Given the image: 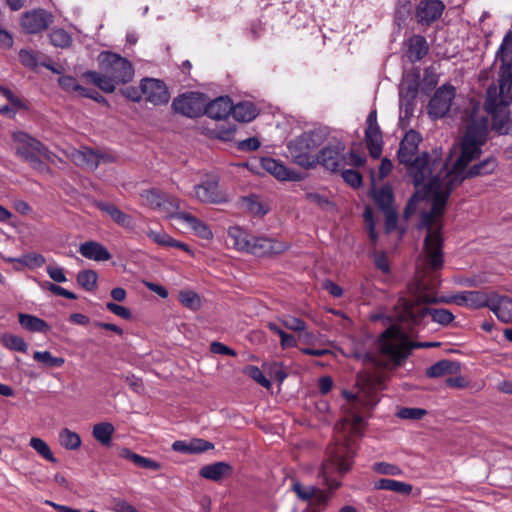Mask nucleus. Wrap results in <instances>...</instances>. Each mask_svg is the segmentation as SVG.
Returning <instances> with one entry per match:
<instances>
[{
	"label": "nucleus",
	"mask_w": 512,
	"mask_h": 512,
	"mask_svg": "<svg viewBox=\"0 0 512 512\" xmlns=\"http://www.w3.org/2000/svg\"><path fill=\"white\" fill-rule=\"evenodd\" d=\"M488 127L487 116L479 115L478 107H474L460 143V156L454 161L452 168L444 163L428 183V189L434 193V203L432 210L421 214L420 227L427 230L422 252L424 273L436 272L443 267L442 225L439 219L444 214L451 192L464 179L490 175L498 167L497 160L489 157L466 170L467 166L480 156L481 147L487 140Z\"/></svg>",
	"instance_id": "1"
},
{
	"label": "nucleus",
	"mask_w": 512,
	"mask_h": 512,
	"mask_svg": "<svg viewBox=\"0 0 512 512\" xmlns=\"http://www.w3.org/2000/svg\"><path fill=\"white\" fill-rule=\"evenodd\" d=\"M353 455L346 445H336L329 451V459L325 461L319 473L323 483L330 491L336 490L341 483L332 478L334 472L340 475L348 472L352 466ZM292 491L299 500L308 502L303 512H324L331 498V492H326L314 485L304 486L295 480L292 483Z\"/></svg>",
	"instance_id": "2"
},
{
	"label": "nucleus",
	"mask_w": 512,
	"mask_h": 512,
	"mask_svg": "<svg viewBox=\"0 0 512 512\" xmlns=\"http://www.w3.org/2000/svg\"><path fill=\"white\" fill-rule=\"evenodd\" d=\"M438 301L435 287L428 288L421 280L416 292L410 298L403 297L398 300L396 317L409 326H425L429 318L437 324L449 325L454 320L450 310L429 306Z\"/></svg>",
	"instance_id": "3"
},
{
	"label": "nucleus",
	"mask_w": 512,
	"mask_h": 512,
	"mask_svg": "<svg viewBox=\"0 0 512 512\" xmlns=\"http://www.w3.org/2000/svg\"><path fill=\"white\" fill-rule=\"evenodd\" d=\"M500 62L499 87L490 86L486 92L484 109L492 119L503 121L510 115L512 104V31H508L497 50L493 66Z\"/></svg>",
	"instance_id": "4"
},
{
	"label": "nucleus",
	"mask_w": 512,
	"mask_h": 512,
	"mask_svg": "<svg viewBox=\"0 0 512 512\" xmlns=\"http://www.w3.org/2000/svg\"><path fill=\"white\" fill-rule=\"evenodd\" d=\"M421 141L422 137L417 131H408L400 142L397 159L406 167L415 187L424 184L428 188L430 179L435 176L434 172L439 171L443 164L436 151L433 154L423 152L417 155Z\"/></svg>",
	"instance_id": "5"
},
{
	"label": "nucleus",
	"mask_w": 512,
	"mask_h": 512,
	"mask_svg": "<svg viewBox=\"0 0 512 512\" xmlns=\"http://www.w3.org/2000/svg\"><path fill=\"white\" fill-rule=\"evenodd\" d=\"M439 342H410L406 333L397 325H391L380 336L378 349L383 361H377V365L388 367L399 366L407 358L413 348L438 347Z\"/></svg>",
	"instance_id": "6"
},
{
	"label": "nucleus",
	"mask_w": 512,
	"mask_h": 512,
	"mask_svg": "<svg viewBox=\"0 0 512 512\" xmlns=\"http://www.w3.org/2000/svg\"><path fill=\"white\" fill-rule=\"evenodd\" d=\"M345 143L338 139L329 141L316 154L317 165L323 166L332 173L340 172L345 166L361 167L366 158L356 151L345 152Z\"/></svg>",
	"instance_id": "7"
},
{
	"label": "nucleus",
	"mask_w": 512,
	"mask_h": 512,
	"mask_svg": "<svg viewBox=\"0 0 512 512\" xmlns=\"http://www.w3.org/2000/svg\"><path fill=\"white\" fill-rule=\"evenodd\" d=\"M324 133L321 130L304 132L287 144L289 154L294 163L305 169L317 166L314 151L324 142Z\"/></svg>",
	"instance_id": "8"
},
{
	"label": "nucleus",
	"mask_w": 512,
	"mask_h": 512,
	"mask_svg": "<svg viewBox=\"0 0 512 512\" xmlns=\"http://www.w3.org/2000/svg\"><path fill=\"white\" fill-rule=\"evenodd\" d=\"M98 62L101 71L107 73L118 84L128 83L134 76L132 63L116 53L101 52L98 56Z\"/></svg>",
	"instance_id": "9"
},
{
	"label": "nucleus",
	"mask_w": 512,
	"mask_h": 512,
	"mask_svg": "<svg viewBox=\"0 0 512 512\" xmlns=\"http://www.w3.org/2000/svg\"><path fill=\"white\" fill-rule=\"evenodd\" d=\"M18 142L16 146V154L29 162L33 167L39 168L43 165L42 157L48 158L49 151L37 139L32 138L26 133H19L16 136Z\"/></svg>",
	"instance_id": "10"
},
{
	"label": "nucleus",
	"mask_w": 512,
	"mask_h": 512,
	"mask_svg": "<svg viewBox=\"0 0 512 512\" xmlns=\"http://www.w3.org/2000/svg\"><path fill=\"white\" fill-rule=\"evenodd\" d=\"M206 95L200 92H186L172 101V109L175 113L188 118H197L203 115Z\"/></svg>",
	"instance_id": "11"
},
{
	"label": "nucleus",
	"mask_w": 512,
	"mask_h": 512,
	"mask_svg": "<svg viewBox=\"0 0 512 512\" xmlns=\"http://www.w3.org/2000/svg\"><path fill=\"white\" fill-rule=\"evenodd\" d=\"M455 97V88L443 85L438 88L428 104V113L433 118H442L450 110Z\"/></svg>",
	"instance_id": "12"
},
{
	"label": "nucleus",
	"mask_w": 512,
	"mask_h": 512,
	"mask_svg": "<svg viewBox=\"0 0 512 512\" xmlns=\"http://www.w3.org/2000/svg\"><path fill=\"white\" fill-rule=\"evenodd\" d=\"M140 89L147 102L154 105H164L169 102L170 94L162 80L144 78L141 80Z\"/></svg>",
	"instance_id": "13"
},
{
	"label": "nucleus",
	"mask_w": 512,
	"mask_h": 512,
	"mask_svg": "<svg viewBox=\"0 0 512 512\" xmlns=\"http://www.w3.org/2000/svg\"><path fill=\"white\" fill-rule=\"evenodd\" d=\"M53 15L44 9H34L23 14L22 28L29 34H37L46 30L53 22Z\"/></svg>",
	"instance_id": "14"
},
{
	"label": "nucleus",
	"mask_w": 512,
	"mask_h": 512,
	"mask_svg": "<svg viewBox=\"0 0 512 512\" xmlns=\"http://www.w3.org/2000/svg\"><path fill=\"white\" fill-rule=\"evenodd\" d=\"M287 249L288 245L285 242L269 237L253 236L249 253L257 257H264L281 254Z\"/></svg>",
	"instance_id": "15"
},
{
	"label": "nucleus",
	"mask_w": 512,
	"mask_h": 512,
	"mask_svg": "<svg viewBox=\"0 0 512 512\" xmlns=\"http://www.w3.org/2000/svg\"><path fill=\"white\" fill-rule=\"evenodd\" d=\"M194 190L195 197L203 203L218 204L227 200L225 194L219 189L218 180L216 178L203 181L196 185Z\"/></svg>",
	"instance_id": "16"
},
{
	"label": "nucleus",
	"mask_w": 512,
	"mask_h": 512,
	"mask_svg": "<svg viewBox=\"0 0 512 512\" xmlns=\"http://www.w3.org/2000/svg\"><path fill=\"white\" fill-rule=\"evenodd\" d=\"M445 8L441 0H421L416 9L419 22L430 24L436 21Z\"/></svg>",
	"instance_id": "17"
},
{
	"label": "nucleus",
	"mask_w": 512,
	"mask_h": 512,
	"mask_svg": "<svg viewBox=\"0 0 512 512\" xmlns=\"http://www.w3.org/2000/svg\"><path fill=\"white\" fill-rule=\"evenodd\" d=\"M233 103L228 96H220L209 103L205 102L203 114L211 119L223 120L232 114Z\"/></svg>",
	"instance_id": "18"
},
{
	"label": "nucleus",
	"mask_w": 512,
	"mask_h": 512,
	"mask_svg": "<svg viewBox=\"0 0 512 512\" xmlns=\"http://www.w3.org/2000/svg\"><path fill=\"white\" fill-rule=\"evenodd\" d=\"M232 472L233 468L229 463L219 461L204 465L199 470V476L207 480L219 482L222 479L230 476Z\"/></svg>",
	"instance_id": "19"
},
{
	"label": "nucleus",
	"mask_w": 512,
	"mask_h": 512,
	"mask_svg": "<svg viewBox=\"0 0 512 512\" xmlns=\"http://www.w3.org/2000/svg\"><path fill=\"white\" fill-rule=\"evenodd\" d=\"M213 448V443L200 438H194L190 441L178 440L172 444V449L175 452L184 454H200Z\"/></svg>",
	"instance_id": "20"
},
{
	"label": "nucleus",
	"mask_w": 512,
	"mask_h": 512,
	"mask_svg": "<svg viewBox=\"0 0 512 512\" xmlns=\"http://www.w3.org/2000/svg\"><path fill=\"white\" fill-rule=\"evenodd\" d=\"M79 253L90 260L107 261L111 258L110 252L101 243L95 241H87L80 245Z\"/></svg>",
	"instance_id": "21"
},
{
	"label": "nucleus",
	"mask_w": 512,
	"mask_h": 512,
	"mask_svg": "<svg viewBox=\"0 0 512 512\" xmlns=\"http://www.w3.org/2000/svg\"><path fill=\"white\" fill-rule=\"evenodd\" d=\"M461 370V363L453 360H440L426 370L429 378H439L446 375L458 374Z\"/></svg>",
	"instance_id": "22"
},
{
	"label": "nucleus",
	"mask_w": 512,
	"mask_h": 512,
	"mask_svg": "<svg viewBox=\"0 0 512 512\" xmlns=\"http://www.w3.org/2000/svg\"><path fill=\"white\" fill-rule=\"evenodd\" d=\"M96 205L101 211L108 214L111 217V219L119 226L128 229L134 227L133 218L130 215L122 212L114 204L107 202H98Z\"/></svg>",
	"instance_id": "23"
},
{
	"label": "nucleus",
	"mask_w": 512,
	"mask_h": 512,
	"mask_svg": "<svg viewBox=\"0 0 512 512\" xmlns=\"http://www.w3.org/2000/svg\"><path fill=\"white\" fill-rule=\"evenodd\" d=\"M262 167L278 180H296V173L287 169L286 166L276 159L263 158Z\"/></svg>",
	"instance_id": "24"
},
{
	"label": "nucleus",
	"mask_w": 512,
	"mask_h": 512,
	"mask_svg": "<svg viewBox=\"0 0 512 512\" xmlns=\"http://www.w3.org/2000/svg\"><path fill=\"white\" fill-rule=\"evenodd\" d=\"M366 146L371 157L377 159L382 153V132L379 126L366 127Z\"/></svg>",
	"instance_id": "25"
},
{
	"label": "nucleus",
	"mask_w": 512,
	"mask_h": 512,
	"mask_svg": "<svg viewBox=\"0 0 512 512\" xmlns=\"http://www.w3.org/2000/svg\"><path fill=\"white\" fill-rule=\"evenodd\" d=\"M228 237L234 248L239 251H245L249 253L253 235L247 233L242 228L235 226L229 228Z\"/></svg>",
	"instance_id": "26"
},
{
	"label": "nucleus",
	"mask_w": 512,
	"mask_h": 512,
	"mask_svg": "<svg viewBox=\"0 0 512 512\" xmlns=\"http://www.w3.org/2000/svg\"><path fill=\"white\" fill-rule=\"evenodd\" d=\"M119 456L127 459L135 464L137 467L157 471L161 468V464L150 458H146L137 453H134L129 448H121L119 450Z\"/></svg>",
	"instance_id": "27"
},
{
	"label": "nucleus",
	"mask_w": 512,
	"mask_h": 512,
	"mask_svg": "<svg viewBox=\"0 0 512 512\" xmlns=\"http://www.w3.org/2000/svg\"><path fill=\"white\" fill-rule=\"evenodd\" d=\"M83 77L87 78L105 93H113L116 89V85H118V83L105 72L98 73L96 71H87L83 74Z\"/></svg>",
	"instance_id": "28"
},
{
	"label": "nucleus",
	"mask_w": 512,
	"mask_h": 512,
	"mask_svg": "<svg viewBox=\"0 0 512 512\" xmlns=\"http://www.w3.org/2000/svg\"><path fill=\"white\" fill-rule=\"evenodd\" d=\"M374 489L392 491L406 496L412 492L413 487L411 484L406 482L389 478H382L374 482Z\"/></svg>",
	"instance_id": "29"
},
{
	"label": "nucleus",
	"mask_w": 512,
	"mask_h": 512,
	"mask_svg": "<svg viewBox=\"0 0 512 512\" xmlns=\"http://www.w3.org/2000/svg\"><path fill=\"white\" fill-rule=\"evenodd\" d=\"M74 160L78 165L93 171L100 164V152L85 147L75 153Z\"/></svg>",
	"instance_id": "30"
},
{
	"label": "nucleus",
	"mask_w": 512,
	"mask_h": 512,
	"mask_svg": "<svg viewBox=\"0 0 512 512\" xmlns=\"http://www.w3.org/2000/svg\"><path fill=\"white\" fill-rule=\"evenodd\" d=\"M18 321L20 325L29 332L47 333L50 326L46 321L30 314L19 313Z\"/></svg>",
	"instance_id": "31"
},
{
	"label": "nucleus",
	"mask_w": 512,
	"mask_h": 512,
	"mask_svg": "<svg viewBox=\"0 0 512 512\" xmlns=\"http://www.w3.org/2000/svg\"><path fill=\"white\" fill-rule=\"evenodd\" d=\"M232 115L239 122H250L258 115V109L254 103L243 101L233 105Z\"/></svg>",
	"instance_id": "32"
},
{
	"label": "nucleus",
	"mask_w": 512,
	"mask_h": 512,
	"mask_svg": "<svg viewBox=\"0 0 512 512\" xmlns=\"http://www.w3.org/2000/svg\"><path fill=\"white\" fill-rule=\"evenodd\" d=\"M180 207L181 200L178 197L164 192V197L160 200L156 210L165 213L167 217L178 219V215L183 213L179 211Z\"/></svg>",
	"instance_id": "33"
},
{
	"label": "nucleus",
	"mask_w": 512,
	"mask_h": 512,
	"mask_svg": "<svg viewBox=\"0 0 512 512\" xmlns=\"http://www.w3.org/2000/svg\"><path fill=\"white\" fill-rule=\"evenodd\" d=\"M178 219L186 222L194 233L202 239H210L213 234L210 228L201 220L190 213H182L178 215Z\"/></svg>",
	"instance_id": "34"
},
{
	"label": "nucleus",
	"mask_w": 512,
	"mask_h": 512,
	"mask_svg": "<svg viewBox=\"0 0 512 512\" xmlns=\"http://www.w3.org/2000/svg\"><path fill=\"white\" fill-rule=\"evenodd\" d=\"M147 236L152 241H154L155 243H157L160 246L175 247V248L184 250L186 252L190 251L189 246L187 244H185L184 242H180L178 240L173 239L170 235H168L164 231L149 230L147 232Z\"/></svg>",
	"instance_id": "35"
},
{
	"label": "nucleus",
	"mask_w": 512,
	"mask_h": 512,
	"mask_svg": "<svg viewBox=\"0 0 512 512\" xmlns=\"http://www.w3.org/2000/svg\"><path fill=\"white\" fill-rule=\"evenodd\" d=\"M490 310L503 323L512 322V299L501 297L496 303L489 306Z\"/></svg>",
	"instance_id": "36"
},
{
	"label": "nucleus",
	"mask_w": 512,
	"mask_h": 512,
	"mask_svg": "<svg viewBox=\"0 0 512 512\" xmlns=\"http://www.w3.org/2000/svg\"><path fill=\"white\" fill-rule=\"evenodd\" d=\"M409 58L412 61H420L428 53V45L426 39L421 35H414L410 39Z\"/></svg>",
	"instance_id": "37"
},
{
	"label": "nucleus",
	"mask_w": 512,
	"mask_h": 512,
	"mask_svg": "<svg viewBox=\"0 0 512 512\" xmlns=\"http://www.w3.org/2000/svg\"><path fill=\"white\" fill-rule=\"evenodd\" d=\"M373 199L375 204L382 211L393 208V190L389 185H383L379 189L373 191Z\"/></svg>",
	"instance_id": "38"
},
{
	"label": "nucleus",
	"mask_w": 512,
	"mask_h": 512,
	"mask_svg": "<svg viewBox=\"0 0 512 512\" xmlns=\"http://www.w3.org/2000/svg\"><path fill=\"white\" fill-rule=\"evenodd\" d=\"M279 321L288 330L304 333L302 336H304L307 341L314 338L311 332H306V323L298 317L285 315L279 318Z\"/></svg>",
	"instance_id": "39"
},
{
	"label": "nucleus",
	"mask_w": 512,
	"mask_h": 512,
	"mask_svg": "<svg viewBox=\"0 0 512 512\" xmlns=\"http://www.w3.org/2000/svg\"><path fill=\"white\" fill-rule=\"evenodd\" d=\"M418 190L413 194V196L408 200L407 205L404 210V216L408 218L411 214H413L417 209V204L420 200L424 199L426 195L432 196V204L434 203V193L428 189L424 184L417 187ZM433 206L431 207V209Z\"/></svg>",
	"instance_id": "40"
},
{
	"label": "nucleus",
	"mask_w": 512,
	"mask_h": 512,
	"mask_svg": "<svg viewBox=\"0 0 512 512\" xmlns=\"http://www.w3.org/2000/svg\"><path fill=\"white\" fill-rule=\"evenodd\" d=\"M418 95V82L413 81L410 82L402 91H401V100H400V108H405L406 115L409 110L413 108V102Z\"/></svg>",
	"instance_id": "41"
},
{
	"label": "nucleus",
	"mask_w": 512,
	"mask_h": 512,
	"mask_svg": "<svg viewBox=\"0 0 512 512\" xmlns=\"http://www.w3.org/2000/svg\"><path fill=\"white\" fill-rule=\"evenodd\" d=\"M115 429L109 422H102L94 425L93 437L103 445H110Z\"/></svg>",
	"instance_id": "42"
},
{
	"label": "nucleus",
	"mask_w": 512,
	"mask_h": 512,
	"mask_svg": "<svg viewBox=\"0 0 512 512\" xmlns=\"http://www.w3.org/2000/svg\"><path fill=\"white\" fill-rule=\"evenodd\" d=\"M0 342L9 350L25 353L28 349V345L22 337L10 333L1 334Z\"/></svg>",
	"instance_id": "43"
},
{
	"label": "nucleus",
	"mask_w": 512,
	"mask_h": 512,
	"mask_svg": "<svg viewBox=\"0 0 512 512\" xmlns=\"http://www.w3.org/2000/svg\"><path fill=\"white\" fill-rule=\"evenodd\" d=\"M59 442L62 447L68 450H76L81 446L80 436L68 428H64L60 431Z\"/></svg>",
	"instance_id": "44"
},
{
	"label": "nucleus",
	"mask_w": 512,
	"mask_h": 512,
	"mask_svg": "<svg viewBox=\"0 0 512 512\" xmlns=\"http://www.w3.org/2000/svg\"><path fill=\"white\" fill-rule=\"evenodd\" d=\"M29 445L33 448L43 459L57 463V459L54 457L49 445L41 438L32 437L29 441Z\"/></svg>",
	"instance_id": "45"
},
{
	"label": "nucleus",
	"mask_w": 512,
	"mask_h": 512,
	"mask_svg": "<svg viewBox=\"0 0 512 512\" xmlns=\"http://www.w3.org/2000/svg\"><path fill=\"white\" fill-rule=\"evenodd\" d=\"M33 359L48 368L61 367L65 363L64 358L55 357L49 351H35Z\"/></svg>",
	"instance_id": "46"
},
{
	"label": "nucleus",
	"mask_w": 512,
	"mask_h": 512,
	"mask_svg": "<svg viewBox=\"0 0 512 512\" xmlns=\"http://www.w3.org/2000/svg\"><path fill=\"white\" fill-rule=\"evenodd\" d=\"M97 273L94 270H82L77 275V283L87 291H92L96 288Z\"/></svg>",
	"instance_id": "47"
},
{
	"label": "nucleus",
	"mask_w": 512,
	"mask_h": 512,
	"mask_svg": "<svg viewBox=\"0 0 512 512\" xmlns=\"http://www.w3.org/2000/svg\"><path fill=\"white\" fill-rule=\"evenodd\" d=\"M180 303L191 310H197L201 306L199 295L191 290H182L179 292Z\"/></svg>",
	"instance_id": "48"
},
{
	"label": "nucleus",
	"mask_w": 512,
	"mask_h": 512,
	"mask_svg": "<svg viewBox=\"0 0 512 512\" xmlns=\"http://www.w3.org/2000/svg\"><path fill=\"white\" fill-rule=\"evenodd\" d=\"M49 38L53 46L60 48H67L72 42L71 36L64 29L52 30Z\"/></svg>",
	"instance_id": "49"
},
{
	"label": "nucleus",
	"mask_w": 512,
	"mask_h": 512,
	"mask_svg": "<svg viewBox=\"0 0 512 512\" xmlns=\"http://www.w3.org/2000/svg\"><path fill=\"white\" fill-rule=\"evenodd\" d=\"M141 197L147 206L156 210L157 206H159L160 200H162V197H164V192L157 188H152L144 190L141 193Z\"/></svg>",
	"instance_id": "50"
},
{
	"label": "nucleus",
	"mask_w": 512,
	"mask_h": 512,
	"mask_svg": "<svg viewBox=\"0 0 512 512\" xmlns=\"http://www.w3.org/2000/svg\"><path fill=\"white\" fill-rule=\"evenodd\" d=\"M341 176L345 183H347L352 188H359L363 183L362 175L353 169H345V167L340 171Z\"/></svg>",
	"instance_id": "51"
},
{
	"label": "nucleus",
	"mask_w": 512,
	"mask_h": 512,
	"mask_svg": "<svg viewBox=\"0 0 512 512\" xmlns=\"http://www.w3.org/2000/svg\"><path fill=\"white\" fill-rule=\"evenodd\" d=\"M469 307L481 308L489 305V297L486 293L481 291H469L468 293Z\"/></svg>",
	"instance_id": "52"
},
{
	"label": "nucleus",
	"mask_w": 512,
	"mask_h": 512,
	"mask_svg": "<svg viewBox=\"0 0 512 512\" xmlns=\"http://www.w3.org/2000/svg\"><path fill=\"white\" fill-rule=\"evenodd\" d=\"M427 414V411L422 408L404 407L397 412V416L406 420H420Z\"/></svg>",
	"instance_id": "53"
},
{
	"label": "nucleus",
	"mask_w": 512,
	"mask_h": 512,
	"mask_svg": "<svg viewBox=\"0 0 512 512\" xmlns=\"http://www.w3.org/2000/svg\"><path fill=\"white\" fill-rule=\"evenodd\" d=\"M242 205L253 215H265L267 213V210L264 209L255 196L243 198Z\"/></svg>",
	"instance_id": "54"
},
{
	"label": "nucleus",
	"mask_w": 512,
	"mask_h": 512,
	"mask_svg": "<svg viewBox=\"0 0 512 512\" xmlns=\"http://www.w3.org/2000/svg\"><path fill=\"white\" fill-rule=\"evenodd\" d=\"M372 469L382 475L398 476L402 473V470L397 465L386 462H376L373 464Z\"/></svg>",
	"instance_id": "55"
},
{
	"label": "nucleus",
	"mask_w": 512,
	"mask_h": 512,
	"mask_svg": "<svg viewBox=\"0 0 512 512\" xmlns=\"http://www.w3.org/2000/svg\"><path fill=\"white\" fill-rule=\"evenodd\" d=\"M246 374L261 386L267 389L271 387V382L264 376L261 369L257 366L247 367Z\"/></svg>",
	"instance_id": "56"
},
{
	"label": "nucleus",
	"mask_w": 512,
	"mask_h": 512,
	"mask_svg": "<svg viewBox=\"0 0 512 512\" xmlns=\"http://www.w3.org/2000/svg\"><path fill=\"white\" fill-rule=\"evenodd\" d=\"M58 83L60 87L67 92H80L81 85L78 83L77 79L70 75H63L59 77Z\"/></svg>",
	"instance_id": "57"
},
{
	"label": "nucleus",
	"mask_w": 512,
	"mask_h": 512,
	"mask_svg": "<svg viewBox=\"0 0 512 512\" xmlns=\"http://www.w3.org/2000/svg\"><path fill=\"white\" fill-rule=\"evenodd\" d=\"M492 128L499 134H511L512 135V118L510 115L503 121L497 122L496 119H492Z\"/></svg>",
	"instance_id": "58"
},
{
	"label": "nucleus",
	"mask_w": 512,
	"mask_h": 512,
	"mask_svg": "<svg viewBox=\"0 0 512 512\" xmlns=\"http://www.w3.org/2000/svg\"><path fill=\"white\" fill-rule=\"evenodd\" d=\"M106 308L111 313H113L125 320H129L132 317L131 311L128 308L118 305L116 303L108 302V303H106Z\"/></svg>",
	"instance_id": "59"
},
{
	"label": "nucleus",
	"mask_w": 512,
	"mask_h": 512,
	"mask_svg": "<svg viewBox=\"0 0 512 512\" xmlns=\"http://www.w3.org/2000/svg\"><path fill=\"white\" fill-rule=\"evenodd\" d=\"M46 289L55 295L65 297L67 299H77L76 294H74L73 292L51 282H46Z\"/></svg>",
	"instance_id": "60"
},
{
	"label": "nucleus",
	"mask_w": 512,
	"mask_h": 512,
	"mask_svg": "<svg viewBox=\"0 0 512 512\" xmlns=\"http://www.w3.org/2000/svg\"><path fill=\"white\" fill-rule=\"evenodd\" d=\"M19 59L21 63L26 67L34 68L38 65L35 54L29 50H20Z\"/></svg>",
	"instance_id": "61"
},
{
	"label": "nucleus",
	"mask_w": 512,
	"mask_h": 512,
	"mask_svg": "<svg viewBox=\"0 0 512 512\" xmlns=\"http://www.w3.org/2000/svg\"><path fill=\"white\" fill-rule=\"evenodd\" d=\"M385 214V228L387 232L394 230L398 222V214L394 208L384 210Z\"/></svg>",
	"instance_id": "62"
},
{
	"label": "nucleus",
	"mask_w": 512,
	"mask_h": 512,
	"mask_svg": "<svg viewBox=\"0 0 512 512\" xmlns=\"http://www.w3.org/2000/svg\"><path fill=\"white\" fill-rule=\"evenodd\" d=\"M23 263L30 267H41L45 262V257L38 253L27 254L23 257Z\"/></svg>",
	"instance_id": "63"
},
{
	"label": "nucleus",
	"mask_w": 512,
	"mask_h": 512,
	"mask_svg": "<svg viewBox=\"0 0 512 512\" xmlns=\"http://www.w3.org/2000/svg\"><path fill=\"white\" fill-rule=\"evenodd\" d=\"M47 274L49 277L58 283H64L67 281V278L64 274V270L58 266H48L46 268Z\"/></svg>",
	"instance_id": "64"
}]
</instances>
